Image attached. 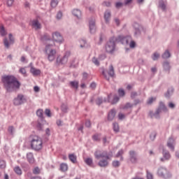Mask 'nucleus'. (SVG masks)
<instances>
[{
	"instance_id": "obj_51",
	"label": "nucleus",
	"mask_w": 179,
	"mask_h": 179,
	"mask_svg": "<svg viewBox=\"0 0 179 179\" xmlns=\"http://www.w3.org/2000/svg\"><path fill=\"white\" fill-rule=\"evenodd\" d=\"M6 167V163L5 161L0 159V169H5Z\"/></svg>"
},
{
	"instance_id": "obj_46",
	"label": "nucleus",
	"mask_w": 179,
	"mask_h": 179,
	"mask_svg": "<svg viewBox=\"0 0 179 179\" xmlns=\"http://www.w3.org/2000/svg\"><path fill=\"white\" fill-rule=\"evenodd\" d=\"M19 73L23 75V76H27L26 69L24 68H20L19 70Z\"/></svg>"
},
{
	"instance_id": "obj_36",
	"label": "nucleus",
	"mask_w": 179,
	"mask_h": 179,
	"mask_svg": "<svg viewBox=\"0 0 179 179\" xmlns=\"http://www.w3.org/2000/svg\"><path fill=\"white\" fill-rule=\"evenodd\" d=\"M122 155H124V150H120L117 152L116 154V157H120V160H124V157H122Z\"/></svg>"
},
{
	"instance_id": "obj_44",
	"label": "nucleus",
	"mask_w": 179,
	"mask_h": 179,
	"mask_svg": "<svg viewBox=\"0 0 179 179\" xmlns=\"http://www.w3.org/2000/svg\"><path fill=\"white\" fill-rule=\"evenodd\" d=\"M0 34H1V36H6V31L5 30V28L3 27V26L0 27Z\"/></svg>"
},
{
	"instance_id": "obj_43",
	"label": "nucleus",
	"mask_w": 179,
	"mask_h": 179,
	"mask_svg": "<svg viewBox=\"0 0 179 179\" xmlns=\"http://www.w3.org/2000/svg\"><path fill=\"white\" fill-rule=\"evenodd\" d=\"M61 110L63 113H68V106H66V104L63 103L61 106Z\"/></svg>"
},
{
	"instance_id": "obj_48",
	"label": "nucleus",
	"mask_w": 179,
	"mask_h": 179,
	"mask_svg": "<svg viewBox=\"0 0 179 179\" xmlns=\"http://www.w3.org/2000/svg\"><path fill=\"white\" fill-rule=\"evenodd\" d=\"M33 173L34 174H40V173H41V169L36 166L33 169Z\"/></svg>"
},
{
	"instance_id": "obj_20",
	"label": "nucleus",
	"mask_w": 179,
	"mask_h": 179,
	"mask_svg": "<svg viewBox=\"0 0 179 179\" xmlns=\"http://www.w3.org/2000/svg\"><path fill=\"white\" fill-rule=\"evenodd\" d=\"M110 98H111V95H108V103H110L111 104H117V103L120 101V97H118L117 96H115L112 101L111 99H110Z\"/></svg>"
},
{
	"instance_id": "obj_28",
	"label": "nucleus",
	"mask_w": 179,
	"mask_h": 179,
	"mask_svg": "<svg viewBox=\"0 0 179 179\" xmlns=\"http://www.w3.org/2000/svg\"><path fill=\"white\" fill-rule=\"evenodd\" d=\"M170 57H171V53L169 50H166L162 55V58H163V59H169Z\"/></svg>"
},
{
	"instance_id": "obj_50",
	"label": "nucleus",
	"mask_w": 179,
	"mask_h": 179,
	"mask_svg": "<svg viewBox=\"0 0 179 179\" xmlns=\"http://www.w3.org/2000/svg\"><path fill=\"white\" fill-rule=\"evenodd\" d=\"M92 62L96 66H99L100 65V62H99V59H97V58H96V57L92 58Z\"/></svg>"
},
{
	"instance_id": "obj_64",
	"label": "nucleus",
	"mask_w": 179,
	"mask_h": 179,
	"mask_svg": "<svg viewBox=\"0 0 179 179\" xmlns=\"http://www.w3.org/2000/svg\"><path fill=\"white\" fill-rule=\"evenodd\" d=\"M136 96H138V93H136V92H131V99H135V97H136Z\"/></svg>"
},
{
	"instance_id": "obj_22",
	"label": "nucleus",
	"mask_w": 179,
	"mask_h": 179,
	"mask_svg": "<svg viewBox=\"0 0 179 179\" xmlns=\"http://www.w3.org/2000/svg\"><path fill=\"white\" fill-rule=\"evenodd\" d=\"M41 41L43 43H48V41H50L49 43H51L52 40H51V36L48 34H45L41 38Z\"/></svg>"
},
{
	"instance_id": "obj_60",
	"label": "nucleus",
	"mask_w": 179,
	"mask_h": 179,
	"mask_svg": "<svg viewBox=\"0 0 179 179\" xmlns=\"http://www.w3.org/2000/svg\"><path fill=\"white\" fill-rule=\"evenodd\" d=\"M14 0H7L8 6H12L13 5Z\"/></svg>"
},
{
	"instance_id": "obj_27",
	"label": "nucleus",
	"mask_w": 179,
	"mask_h": 179,
	"mask_svg": "<svg viewBox=\"0 0 179 179\" xmlns=\"http://www.w3.org/2000/svg\"><path fill=\"white\" fill-rule=\"evenodd\" d=\"M30 72L34 75V76H38V75L41 73V71H40V69H37L34 67L31 68Z\"/></svg>"
},
{
	"instance_id": "obj_31",
	"label": "nucleus",
	"mask_w": 179,
	"mask_h": 179,
	"mask_svg": "<svg viewBox=\"0 0 179 179\" xmlns=\"http://www.w3.org/2000/svg\"><path fill=\"white\" fill-rule=\"evenodd\" d=\"M13 170H14V172L17 173V176H22V169H20V166H17L14 167Z\"/></svg>"
},
{
	"instance_id": "obj_12",
	"label": "nucleus",
	"mask_w": 179,
	"mask_h": 179,
	"mask_svg": "<svg viewBox=\"0 0 179 179\" xmlns=\"http://www.w3.org/2000/svg\"><path fill=\"white\" fill-rule=\"evenodd\" d=\"M102 75H103L106 80H110V76L111 78L114 76V67H113V65L110 66L108 71H107V70H103Z\"/></svg>"
},
{
	"instance_id": "obj_29",
	"label": "nucleus",
	"mask_w": 179,
	"mask_h": 179,
	"mask_svg": "<svg viewBox=\"0 0 179 179\" xmlns=\"http://www.w3.org/2000/svg\"><path fill=\"white\" fill-rule=\"evenodd\" d=\"M69 85L72 89H76V90H78L79 87V82L78 81H71Z\"/></svg>"
},
{
	"instance_id": "obj_18",
	"label": "nucleus",
	"mask_w": 179,
	"mask_h": 179,
	"mask_svg": "<svg viewBox=\"0 0 179 179\" xmlns=\"http://www.w3.org/2000/svg\"><path fill=\"white\" fill-rule=\"evenodd\" d=\"M133 27L134 29V36H139L141 34V29H142V26H141L137 22H134Z\"/></svg>"
},
{
	"instance_id": "obj_41",
	"label": "nucleus",
	"mask_w": 179,
	"mask_h": 179,
	"mask_svg": "<svg viewBox=\"0 0 179 179\" xmlns=\"http://www.w3.org/2000/svg\"><path fill=\"white\" fill-rule=\"evenodd\" d=\"M103 101H104L105 103H106V101H108V99H103V98H98L96 101V103L98 106H100V104H101V103H103Z\"/></svg>"
},
{
	"instance_id": "obj_45",
	"label": "nucleus",
	"mask_w": 179,
	"mask_h": 179,
	"mask_svg": "<svg viewBox=\"0 0 179 179\" xmlns=\"http://www.w3.org/2000/svg\"><path fill=\"white\" fill-rule=\"evenodd\" d=\"M8 131L10 135H13L15 134V127L10 126L8 129Z\"/></svg>"
},
{
	"instance_id": "obj_59",
	"label": "nucleus",
	"mask_w": 179,
	"mask_h": 179,
	"mask_svg": "<svg viewBox=\"0 0 179 179\" xmlns=\"http://www.w3.org/2000/svg\"><path fill=\"white\" fill-rule=\"evenodd\" d=\"M147 179H153V175L149 171H147Z\"/></svg>"
},
{
	"instance_id": "obj_11",
	"label": "nucleus",
	"mask_w": 179,
	"mask_h": 179,
	"mask_svg": "<svg viewBox=\"0 0 179 179\" xmlns=\"http://www.w3.org/2000/svg\"><path fill=\"white\" fill-rule=\"evenodd\" d=\"M52 38L53 43L55 41V43H58V44H62L64 43V37H62V35L58 31L53 32L52 34Z\"/></svg>"
},
{
	"instance_id": "obj_10",
	"label": "nucleus",
	"mask_w": 179,
	"mask_h": 179,
	"mask_svg": "<svg viewBox=\"0 0 179 179\" xmlns=\"http://www.w3.org/2000/svg\"><path fill=\"white\" fill-rule=\"evenodd\" d=\"M69 57H71V52L67 51L65 52L62 58L57 57L56 62L58 64V65H65V64L68 62V59Z\"/></svg>"
},
{
	"instance_id": "obj_17",
	"label": "nucleus",
	"mask_w": 179,
	"mask_h": 179,
	"mask_svg": "<svg viewBox=\"0 0 179 179\" xmlns=\"http://www.w3.org/2000/svg\"><path fill=\"white\" fill-rule=\"evenodd\" d=\"M162 154H163V157L161 158V162L169 160L170 157H171L170 152L168 150H165L164 148H162Z\"/></svg>"
},
{
	"instance_id": "obj_4",
	"label": "nucleus",
	"mask_w": 179,
	"mask_h": 179,
	"mask_svg": "<svg viewBox=\"0 0 179 179\" xmlns=\"http://www.w3.org/2000/svg\"><path fill=\"white\" fill-rule=\"evenodd\" d=\"M31 148L34 150H41L43 149V140L38 136H31L29 137Z\"/></svg>"
},
{
	"instance_id": "obj_6",
	"label": "nucleus",
	"mask_w": 179,
	"mask_h": 179,
	"mask_svg": "<svg viewBox=\"0 0 179 179\" xmlns=\"http://www.w3.org/2000/svg\"><path fill=\"white\" fill-rule=\"evenodd\" d=\"M117 41H120L121 44L129 45L130 48H135V45H136V43L132 40V37L130 36H124L122 35H120L117 36Z\"/></svg>"
},
{
	"instance_id": "obj_35",
	"label": "nucleus",
	"mask_w": 179,
	"mask_h": 179,
	"mask_svg": "<svg viewBox=\"0 0 179 179\" xmlns=\"http://www.w3.org/2000/svg\"><path fill=\"white\" fill-rule=\"evenodd\" d=\"M159 8H161L162 10H166V3L163 0H160L159 3Z\"/></svg>"
},
{
	"instance_id": "obj_7",
	"label": "nucleus",
	"mask_w": 179,
	"mask_h": 179,
	"mask_svg": "<svg viewBox=\"0 0 179 179\" xmlns=\"http://www.w3.org/2000/svg\"><path fill=\"white\" fill-rule=\"evenodd\" d=\"M162 111H167V108L164 105V103L160 102L159 106L155 113H150L151 117H155V118H157V120H159L160 118V114Z\"/></svg>"
},
{
	"instance_id": "obj_61",
	"label": "nucleus",
	"mask_w": 179,
	"mask_h": 179,
	"mask_svg": "<svg viewBox=\"0 0 179 179\" xmlns=\"http://www.w3.org/2000/svg\"><path fill=\"white\" fill-rule=\"evenodd\" d=\"M103 6H111V3H110V1H103Z\"/></svg>"
},
{
	"instance_id": "obj_47",
	"label": "nucleus",
	"mask_w": 179,
	"mask_h": 179,
	"mask_svg": "<svg viewBox=\"0 0 179 179\" xmlns=\"http://www.w3.org/2000/svg\"><path fill=\"white\" fill-rule=\"evenodd\" d=\"M118 94L120 97H124V96H125V91H124L122 89H119Z\"/></svg>"
},
{
	"instance_id": "obj_39",
	"label": "nucleus",
	"mask_w": 179,
	"mask_h": 179,
	"mask_svg": "<svg viewBox=\"0 0 179 179\" xmlns=\"http://www.w3.org/2000/svg\"><path fill=\"white\" fill-rule=\"evenodd\" d=\"M173 93H174V89L173 87L169 88L166 94V97H170Z\"/></svg>"
},
{
	"instance_id": "obj_16",
	"label": "nucleus",
	"mask_w": 179,
	"mask_h": 179,
	"mask_svg": "<svg viewBox=\"0 0 179 179\" xmlns=\"http://www.w3.org/2000/svg\"><path fill=\"white\" fill-rule=\"evenodd\" d=\"M167 146L171 152H174V146H176V140L173 138H169L167 142Z\"/></svg>"
},
{
	"instance_id": "obj_25",
	"label": "nucleus",
	"mask_w": 179,
	"mask_h": 179,
	"mask_svg": "<svg viewBox=\"0 0 179 179\" xmlns=\"http://www.w3.org/2000/svg\"><path fill=\"white\" fill-rule=\"evenodd\" d=\"M115 110L112 109L108 114V121H113L115 117Z\"/></svg>"
},
{
	"instance_id": "obj_26",
	"label": "nucleus",
	"mask_w": 179,
	"mask_h": 179,
	"mask_svg": "<svg viewBox=\"0 0 179 179\" xmlns=\"http://www.w3.org/2000/svg\"><path fill=\"white\" fill-rule=\"evenodd\" d=\"M163 69L166 72H170V69H171V66H170V62L165 61L162 64Z\"/></svg>"
},
{
	"instance_id": "obj_37",
	"label": "nucleus",
	"mask_w": 179,
	"mask_h": 179,
	"mask_svg": "<svg viewBox=\"0 0 179 179\" xmlns=\"http://www.w3.org/2000/svg\"><path fill=\"white\" fill-rule=\"evenodd\" d=\"M159 58H160V54H159L158 52H155L152 55V59L153 61H157V59H159Z\"/></svg>"
},
{
	"instance_id": "obj_49",
	"label": "nucleus",
	"mask_w": 179,
	"mask_h": 179,
	"mask_svg": "<svg viewBox=\"0 0 179 179\" xmlns=\"http://www.w3.org/2000/svg\"><path fill=\"white\" fill-rule=\"evenodd\" d=\"M57 5H58V0H52L50 3V6L52 8L57 7Z\"/></svg>"
},
{
	"instance_id": "obj_63",
	"label": "nucleus",
	"mask_w": 179,
	"mask_h": 179,
	"mask_svg": "<svg viewBox=\"0 0 179 179\" xmlns=\"http://www.w3.org/2000/svg\"><path fill=\"white\" fill-rule=\"evenodd\" d=\"M118 117H119V120H124V118H125V115L122 113H119Z\"/></svg>"
},
{
	"instance_id": "obj_21",
	"label": "nucleus",
	"mask_w": 179,
	"mask_h": 179,
	"mask_svg": "<svg viewBox=\"0 0 179 179\" xmlns=\"http://www.w3.org/2000/svg\"><path fill=\"white\" fill-rule=\"evenodd\" d=\"M32 27L36 30H38L39 29H41V24L38 22V20H34L31 22Z\"/></svg>"
},
{
	"instance_id": "obj_42",
	"label": "nucleus",
	"mask_w": 179,
	"mask_h": 179,
	"mask_svg": "<svg viewBox=\"0 0 179 179\" xmlns=\"http://www.w3.org/2000/svg\"><path fill=\"white\" fill-rule=\"evenodd\" d=\"M134 103H127L124 106H123V109L124 110H127L128 108H132V107H134Z\"/></svg>"
},
{
	"instance_id": "obj_15",
	"label": "nucleus",
	"mask_w": 179,
	"mask_h": 179,
	"mask_svg": "<svg viewBox=\"0 0 179 179\" xmlns=\"http://www.w3.org/2000/svg\"><path fill=\"white\" fill-rule=\"evenodd\" d=\"M129 160L131 162V163L135 164L136 162H138V157L136 155V152L134 150H131L129 152Z\"/></svg>"
},
{
	"instance_id": "obj_8",
	"label": "nucleus",
	"mask_w": 179,
	"mask_h": 179,
	"mask_svg": "<svg viewBox=\"0 0 179 179\" xmlns=\"http://www.w3.org/2000/svg\"><path fill=\"white\" fill-rule=\"evenodd\" d=\"M27 102V98L26 96L19 94L17 97L13 99L14 106H22V104H24V103Z\"/></svg>"
},
{
	"instance_id": "obj_14",
	"label": "nucleus",
	"mask_w": 179,
	"mask_h": 179,
	"mask_svg": "<svg viewBox=\"0 0 179 179\" xmlns=\"http://www.w3.org/2000/svg\"><path fill=\"white\" fill-rule=\"evenodd\" d=\"M89 29L92 34L96 33V20L94 18H90L89 21Z\"/></svg>"
},
{
	"instance_id": "obj_2",
	"label": "nucleus",
	"mask_w": 179,
	"mask_h": 179,
	"mask_svg": "<svg viewBox=\"0 0 179 179\" xmlns=\"http://www.w3.org/2000/svg\"><path fill=\"white\" fill-rule=\"evenodd\" d=\"M94 155L95 159H97V160L104 159L99 162L98 166H99V167H107V166H108V160H111V158L113 157V152H107V151L101 152L100 150H96Z\"/></svg>"
},
{
	"instance_id": "obj_9",
	"label": "nucleus",
	"mask_w": 179,
	"mask_h": 179,
	"mask_svg": "<svg viewBox=\"0 0 179 179\" xmlns=\"http://www.w3.org/2000/svg\"><path fill=\"white\" fill-rule=\"evenodd\" d=\"M157 174L159 177H162V178H170L171 177V173L167 171V169L164 167H159L158 169Z\"/></svg>"
},
{
	"instance_id": "obj_34",
	"label": "nucleus",
	"mask_w": 179,
	"mask_h": 179,
	"mask_svg": "<svg viewBox=\"0 0 179 179\" xmlns=\"http://www.w3.org/2000/svg\"><path fill=\"white\" fill-rule=\"evenodd\" d=\"M60 170L61 171H68V164L62 163L60 164Z\"/></svg>"
},
{
	"instance_id": "obj_53",
	"label": "nucleus",
	"mask_w": 179,
	"mask_h": 179,
	"mask_svg": "<svg viewBox=\"0 0 179 179\" xmlns=\"http://www.w3.org/2000/svg\"><path fill=\"white\" fill-rule=\"evenodd\" d=\"M113 167H120V163L119 161H113L112 163Z\"/></svg>"
},
{
	"instance_id": "obj_24",
	"label": "nucleus",
	"mask_w": 179,
	"mask_h": 179,
	"mask_svg": "<svg viewBox=\"0 0 179 179\" xmlns=\"http://www.w3.org/2000/svg\"><path fill=\"white\" fill-rule=\"evenodd\" d=\"M72 14L77 17V19H80L82 17V11L79 9H73L72 10Z\"/></svg>"
},
{
	"instance_id": "obj_1",
	"label": "nucleus",
	"mask_w": 179,
	"mask_h": 179,
	"mask_svg": "<svg viewBox=\"0 0 179 179\" xmlns=\"http://www.w3.org/2000/svg\"><path fill=\"white\" fill-rule=\"evenodd\" d=\"M1 82L7 92H14V90L20 87V83L15 76H3L1 77Z\"/></svg>"
},
{
	"instance_id": "obj_19",
	"label": "nucleus",
	"mask_w": 179,
	"mask_h": 179,
	"mask_svg": "<svg viewBox=\"0 0 179 179\" xmlns=\"http://www.w3.org/2000/svg\"><path fill=\"white\" fill-rule=\"evenodd\" d=\"M111 17V11L107 10L104 13V19L106 24L110 23V19Z\"/></svg>"
},
{
	"instance_id": "obj_33",
	"label": "nucleus",
	"mask_w": 179,
	"mask_h": 179,
	"mask_svg": "<svg viewBox=\"0 0 179 179\" xmlns=\"http://www.w3.org/2000/svg\"><path fill=\"white\" fill-rule=\"evenodd\" d=\"M85 163L87 166H90V167H93V159H92V158H86L85 159Z\"/></svg>"
},
{
	"instance_id": "obj_23",
	"label": "nucleus",
	"mask_w": 179,
	"mask_h": 179,
	"mask_svg": "<svg viewBox=\"0 0 179 179\" xmlns=\"http://www.w3.org/2000/svg\"><path fill=\"white\" fill-rule=\"evenodd\" d=\"M27 162H29L30 164H34L35 159H34V156L33 155V153L28 152L27 154Z\"/></svg>"
},
{
	"instance_id": "obj_62",
	"label": "nucleus",
	"mask_w": 179,
	"mask_h": 179,
	"mask_svg": "<svg viewBox=\"0 0 179 179\" xmlns=\"http://www.w3.org/2000/svg\"><path fill=\"white\" fill-rule=\"evenodd\" d=\"M122 6V3H121V2H117L116 3H115V7L117 8V9H119V8H121Z\"/></svg>"
},
{
	"instance_id": "obj_38",
	"label": "nucleus",
	"mask_w": 179,
	"mask_h": 179,
	"mask_svg": "<svg viewBox=\"0 0 179 179\" xmlns=\"http://www.w3.org/2000/svg\"><path fill=\"white\" fill-rule=\"evenodd\" d=\"M43 113H44V111L43 110V109H38V110L36 111V115H37V117H38L39 118H43Z\"/></svg>"
},
{
	"instance_id": "obj_57",
	"label": "nucleus",
	"mask_w": 179,
	"mask_h": 179,
	"mask_svg": "<svg viewBox=\"0 0 179 179\" xmlns=\"http://www.w3.org/2000/svg\"><path fill=\"white\" fill-rule=\"evenodd\" d=\"M45 114L47 117H51V110L50 109H45Z\"/></svg>"
},
{
	"instance_id": "obj_32",
	"label": "nucleus",
	"mask_w": 179,
	"mask_h": 179,
	"mask_svg": "<svg viewBox=\"0 0 179 179\" xmlns=\"http://www.w3.org/2000/svg\"><path fill=\"white\" fill-rule=\"evenodd\" d=\"M69 159L71 163H73V164L76 163L77 157H76V155H75V154H70L69 155Z\"/></svg>"
},
{
	"instance_id": "obj_30",
	"label": "nucleus",
	"mask_w": 179,
	"mask_h": 179,
	"mask_svg": "<svg viewBox=\"0 0 179 179\" xmlns=\"http://www.w3.org/2000/svg\"><path fill=\"white\" fill-rule=\"evenodd\" d=\"M80 48H87L90 47V45L89 43H87V42L86 41V40L85 39H82L80 41Z\"/></svg>"
},
{
	"instance_id": "obj_56",
	"label": "nucleus",
	"mask_w": 179,
	"mask_h": 179,
	"mask_svg": "<svg viewBox=\"0 0 179 179\" xmlns=\"http://www.w3.org/2000/svg\"><path fill=\"white\" fill-rule=\"evenodd\" d=\"M168 106L169 108H171L172 110L173 108H176V104H174V103H173V102H169L168 104Z\"/></svg>"
},
{
	"instance_id": "obj_3",
	"label": "nucleus",
	"mask_w": 179,
	"mask_h": 179,
	"mask_svg": "<svg viewBox=\"0 0 179 179\" xmlns=\"http://www.w3.org/2000/svg\"><path fill=\"white\" fill-rule=\"evenodd\" d=\"M43 52L50 62L55 61V58H57V48L55 47V43H54V41L46 43Z\"/></svg>"
},
{
	"instance_id": "obj_5",
	"label": "nucleus",
	"mask_w": 179,
	"mask_h": 179,
	"mask_svg": "<svg viewBox=\"0 0 179 179\" xmlns=\"http://www.w3.org/2000/svg\"><path fill=\"white\" fill-rule=\"evenodd\" d=\"M115 42L121 43L120 41H118V37L115 38V36H113L110 38L105 46L106 52H109V54H113V52L115 51Z\"/></svg>"
},
{
	"instance_id": "obj_13",
	"label": "nucleus",
	"mask_w": 179,
	"mask_h": 179,
	"mask_svg": "<svg viewBox=\"0 0 179 179\" xmlns=\"http://www.w3.org/2000/svg\"><path fill=\"white\" fill-rule=\"evenodd\" d=\"M8 38H9V42L8 41V38H5L3 39V44L6 48H9L10 45H11V44H13L15 43V38H13V36L12 35V34H9Z\"/></svg>"
},
{
	"instance_id": "obj_58",
	"label": "nucleus",
	"mask_w": 179,
	"mask_h": 179,
	"mask_svg": "<svg viewBox=\"0 0 179 179\" xmlns=\"http://www.w3.org/2000/svg\"><path fill=\"white\" fill-rule=\"evenodd\" d=\"M155 100H156V98L151 97V98H150V99L148 100L147 103H148V104H152V103H153V101H155Z\"/></svg>"
},
{
	"instance_id": "obj_40",
	"label": "nucleus",
	"mask_w": 179,
	"mask_h": 179,
	"mask_svg": "<svg viewBox=\"0 0 179 179\" xmlns=\"http://www.w3.org/2000/svg\"><path fill=\"white\" fill-rule=\"evenodd\" d=\"M113 131L115 132H119V131H120V126H118V123L115 122V123L113 124Z\"/></svg>"
},
{
	"instance_id": "obj_52",
	"label": "nucleus",
	"mask_w": 179,
	"mask_h": 179,
	"mask_svg": "<svg viewBox=\"0 0 179 179\" xmlns=\"http://www.w3.org/2000/svg\"><path fill=\"white\" fill-rule=\"evenodd\" d=\"M93 141L96 142H99L100 141V136L99 134H95L92 136Z\"/></svg>"
},
{
	"instance_id": "obj_55",
	"label": "nucleus",
	"mask_w": 179,
	"mask_h": 179,
	"mask_svg": "<svg viewBox=\"0 0 179 179\" xmlns=\"http://www.w3.org/2000/svg\"><path fill=\"white\" fill-rule=\"evenodd\" d=\"M150 138L151 139V141H155V138H156V132H152L151 133Z\"/></svg>"
},
{
	"instance_id": "obj_54",
	"label": "nucleus",
	"mask_w": 179,
	"mask_h": 179,
	"mask_svg": "<svg viewBox=\"0 0 179 179\" xmlns=\"http://www.w3.org/2000/svg\"><path fill=\"white\" fill-rule=\"evenodd\" d=\"M57 19L58 20H60V19H62V12L61 11H59L57 14V16H56Z\"/></svg>"
}]
</instances>
